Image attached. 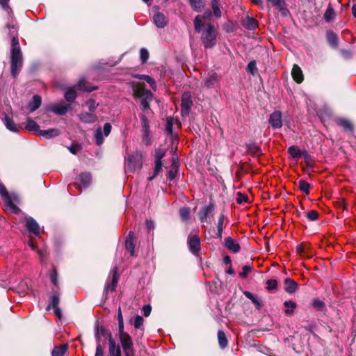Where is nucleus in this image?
Masks as SVG:
<instances>
[{
  "mask_svg": "<svg viewBox=\"0 0 356 356\" xmlns=\"http://www.w3.org/2000/svg\"><path fill=\"white\" fill-rule=\"evenodd\" d=\"M6 28L8 30V35L11 38L10 49V73L15 78L23 65V56L19 42V26L16 19H12L7 22Z\"/></svg>",
  "mask_w": 356,
  "mask_h": 356,
  "instance_id": "1",
  "label": "nucleus"
},
{
  "mask_svg": "<svg viewBox=\"0 0 356 356\" xmlns=\"http://www.w3.org/2000/svg\"><path fill=\"white\" fill-rule=\"evenodd\" d=\"M133 95L134 98L140 99V108L143 111V113L140 115L142 131H150L147 115L151 111L149 103L153 99V94L145 88L144 83H138L133 87Z\"/></svg>",
  "mask_w": 356,
  "mask_h": 356,
  "instance_id": "2",
  "label": "nucleus"
},
{
  "mask_svg": "<svg viewBox=\"0 0 356 356\" xmlns=\"http://www.w3.org/2000/svg\"><path fill=\"white\" fill-rule=\"evenodd\" d=\"M204 15H197L194 19V28L197 33H201V41L205 49L213 47L216 44L218 32L216 26L211 23L205 24Z\"/></svg>",
  "mask_w": 356,
  "mask_h": 356,
  "instance_id": "3",
  "label": "nucleus"
},
{
  "mask_svg": "<svg viewBox=\"0 0 356 356\" xmlns=\"http://www.w3.org/2000/svg\"><path fill=\"white\" fill-rule=\"evenodd\" d=\"M120 341L125 356H134V343L131 336L124 330L120 331Z\"/></svg>",
  "mask_w": 356,
  "mask_h": 356,
  "instance_id": "4",
  "label": "nucleus"
},
{
  "mask_svg": "<svg viewBox=\"0 0 356 356\" xmlns=\"http://www.w3.org/2000/svg\"><path fill=\"white\" fill-rule=\"evenodd\" d=\"M118 268L117 266L113 267L111 270L110 276L106 280L105 284L104 292L108 294L110 292L115 291L119 280V275L118 273Z\"/></svg>",
  "mask_w": 356,
  "mask_h": 356,
  "instance_id": "5",
  "label": "nucleus"
},
{
  "mask_svg": "<svg viewBox=\"0 0 356 356\" xmlns=\"http://www.w3.org/2000/svg\"><path fill=\"white\" fill-rule=\"evenodd\" d=\"M142 153L136 152L129 156L125 163L126 167L131 172L139 170L142 168Z\"/></svg>",
  "mask_w": 356,
  "mask_h": 356,
  "instance_id": "6",
  "label": "nucleus"
},
{
  "mask_svg": "<svg viewBox=\"0 0 356 356\" xmlns=\"http://www.w3.org/2000/svg\"><path fill=\"white\" fill-rule=\"evenodd\" d=\"M100 332L102 335L108 337V356H121V351L119 346H116L115 340L113 339L110 332H106L104 328H101Z\"/></svg>",
  "mask_w": 356,
  "mask_h": 356,
  "instance_id": "7",
  "label": "nucleus"
},
{
  "mask_svg": "<svg viewBox=\"0 0 356 356\" xmlns=\"http://www.w3.org/2000/svg\"><path fill=\"white\" fill-rule=\"evenodd\" d=\"M193 106L192 96L190 92H184L181 96V113L182 116L188 115Z\"/></svg>",
  "mask_w": 356,
  "mask_h": 356,
  "instance_id": "8",
  "label": "nucleus"
},
{
  "mask_svg": "<svg viewBox=\"0 0 356 356\" xmlns=\"http://www.w3.org/2000/svg\"><path fill=\"white\" fill-rule=\"evenodd\" d=\"M188 245L190 251L195 255H197L200 250V238L197 234H191L188 237Z\"/></svg>",
  "mask_w": 356,
  "mask_h": 356,
  "instance_id": "9",
  "label": "nucleus"
},
{
  "mask_svg": "<svg viewBox=\"0 0 356 356\" xmlns=\"http://www.w3.org/2000/svg\"><path fill=\"white\" fill-rule=\"evenodd\" d=\"M221 79V76L215 72H209L204 79V85L207 88H214L218 85Z\"/></svg>",
  "mask_w": 356,
  "mask_h": 356,
  "instance_id": "10",
  "label": "nucleus"
},
{
  "mask_svg": "<svg viewBox=\"0 0 356 356\" xmlns=\"http://www.w3.org/2000/svg\"><path fill=\"white\" fill-rule=\"evenodd\" d=\"M282 114L280 111H275L269 117L268 122L273 129H280L282 126Z\"/></svg>",
  "mask_w": 356,
  "mask_h": 356,
  "instance_id": "11",
  "label": "nucleus"
},
{
  "mask_svg": "<svg viewBox=\"0 0 356 356\" xmlns=\"http://www.w3.org/2000/svg\"><path fill=\"white\" fill-rule=\"evenodd\" d=\"M60 293L59 289H52L51 295L49 297V303L46 309L50 310L51 307H58L60 303Z\"/></svg>",
  "mask_w": 356,
  "mask_h": 356,
  "instance_id": "12",
  "label": "nucleus"
},
{
  "mask_svg": "<svg viewBox=\"0 0 356 356\" xmlns=\"http://www.w3.org/2000/svg\"><path fill=\"white\" fill-rule=\"evenodd\" d=\"M135 243V234L134 232L130 231L125 241V247L131 256L134 255Z\"/></svg>",
  "mask_w": 356,
  "mask_h": 356,
  "instance_id": "13",
  "label": "nucleus"
},
{
  "mask_svg": "<svg viewBox=\"0 0 356 356\" xmlns=\"http://www.w3.org/2000/svg\"><path fill=\"white\" fill-rule=\"evenodd\" d=\"M26 227L30 233L36 236L40 234V226L32 218H26Z\"/></svg>",
  "mask_w": 356,
  "mask_h": 356,
  "instance_id": "14",
  "label": "nucleus"
},
{
  "mask_svg": "<svg viewBox=\"0 0 356 356\" xmlns=\"http://www.w3.org/2000/svg\"><path fill=\"white\" fill-rule=\"evenodd\" d=\"M291 76L293 79L297 83H301L304 80V76L301 68L297 65L294 64L291 71Z\"/></svg>",
  "mask_w": 356,
  "mask_h": 356,
  "instance_id": "15",
  "label": "nucleus"
},
{
  "mask_svg": "<svg viewBox=\"0 0 356 356\" xmlns=\"http://www.w3.org/2000/svg\"><path fill=\"white\" fill-rule=\"evenodd\" d=\"M214 205L210 204L208 206L203 207L199 212V218L201 222H205L207 220L208 216L213 211Z\"/></svg>",
  "mask_w": 356,
  "mask_h": 356,
  "instance_id": "16",
  "label": "nucleus"
},
{
  "mask_svg": "<svg viewBox=\"0 0 356 356\" xmlns=\"http://www.w3.org/2000/svg\"><path fill=\"white\" fill-rule=\"evenodd\" d=\"M225 245L229 251L234 253L239 252L241 249L240 245L231 237L225 238Z\"/></svg>",
  "mask_w": 356,
  "mask_h": 356,
  "instance_id": "17",
  "label": "nucleus"
},
{
  "mask_svg": "<svg viewBox=\"0 0 356 356\" xmlns=\"http://www.w3.org/2000/svg\"><path fill=\"white\" fill-rule=\"evenodd\" d=\"M336 124L341 127L345 131L352 132L354 129L352 122L346 118H338L336 120Z\"/></svg>",
  "mask_w": 356,
  "mask_h": 356,
  "instance_id": "18",
  "label": "nucleus"
},
{
  "mask_svg": "<svg viewBox=\"0 0 356 356\" xmlns=\"http://www.w3.org/2000/svg\"><path fill=\"white\" fill-rule=\"evenodd\" d=\"M284 289L288 293H293L298 289V284L291 278L284 280Z\"/></svg>",
  "mask_w": 356,
  "mask_h": 356,
  "instance_id": "19",
  "label": "nucleus"
},
{
  "mask_svg": "<svg viewBox=\"0 0 356 356\" xmlns=\"http://www.w3.org/2000/svg\"><path fill=\"white\" fill-rule=\"evenodd\" d=\"M79 119L84 123H94L97 121V117L95 113L90 112L81 113L79 115Z\"/></svg>",
  "mask_w": 356,
  "mask_h": 356,
  "instance_id": "20",
  "label": "nucleus"
},
{
  "mask_svg": "<svg viewBox=\"0 0 356 356\" xmlns=\"http://www.w3.org/2000/svg\"><path fill=\"white\" fill-rule=\"evenodd\" d=\"M60 134V131L57 129H49L47 130H40L38 136L43 137L45 139H49Z\"/></svg>",
  "mask_w": 356,
  "mask_h": 356,
  "instance_id": "21",
  "label": "nucleus"
},
{
  "mask_svg": "<svg viewBox=\"0 0 356 356\" xmlns=\"http://www.w3.org/2000/svg\"><path fill=\"white\" fill-rule=\"evenodd\" d=\"M154 22L158 28H163L167 24V20L165 15L159 12L154 14Z\"/></svg>",
  "mask_w": 356,
  "mask_h": 356,
  "instance_id": "22",
  "label": "nucleus"
},
{
  "mask_svg": "<svg viewBox=\"0 0 356 356\" xmlns=\"http://www.w3.org/2000/svg\"><path fill=\"white\" fill-rule=\"evenodd\" d=\"M242 24L247 29L254 30L257 26V21L253 17L247 16L243 20Z\"/></svg>",
  "mask_w": 356,
  "mask_h": 356,
  "instance_id": "23",
  "label": "nucleus"
},
{
  "mask_svg": "<svg viewBox=\"0 0 356 356\" xmlns=\"http://www.w3.org/2000/svg\"><path fill=\"white\" fill-rule=\"evenodd\" d=\"M41 97L38 95H34L32 100L29 103L28 107L31 112L37 110L41 105Z\"/></svg>",
  "mask_w": 356,
  "mask_h": 356,
  "instance_id": "24",
  "label": "nucleus"
},
{
  "mask_svg": "<svg viewBox=\"0 0 356 356\" xmlns=\"http://www.w3.org/2000/svg\"><path fill=\"white\" fill-rule=\"evenodd\" d=\"M188 2L191 8L196 12L202 11L205 6L204 0H188Z\"/></svg>",
  "mask_w": 356,
  "mask_h": 356,
  "instance_id": "25",
  "label": "nucleus"
},
{
  "mask_svg": "<svg viewBox=\"0 0 356 356\" xmlns=\"http://www.w3.org/2000/svg\"><path fill=\"white\" fill-rule=\"evenodd\" d=\"M25 129L30 131H34L37 135L40 131V126L34 120L28 118Z\"/></svg>",
  "mask_w": 356,
  "mask_h": 356,
  "instance_id": "26",
  "label": "nucleus"
},
{
  "mask_svg": "<svg viewBox=\"0 0 356 356\" xmlns=\"http://www.w3.org/2000/svg\"><path fill=\"white\" fill-rule=\"evenodd\" d=\"M68 349L67 344H62L55 346L51 352L52 356H63Z\"/></svg>",
  "mask_w": 356,
  "mask_h": 356,
  "instance_id": "27",
  "label": "nucleus"
},
{
  "mask_svg": "<svg viewBox=\"0 0 356 356\" xmlns=\"http://www.w3.org/2000/svg\"><path fill=\"white\" fill-rule=\"evenodd\" d=\"M336 14L332 4L330 3L324 13V19L325 22H330L335 18Z\"/></svg>",
  "mask_w": 356,
  "mask_h": 356,
  "instance_id": "28",
  "label": "nucleus"
},
{
  "mask_svg": "<svg viewBox=\"0 0 356 356\" xmlns=\"http://www.w3.org/2000/svg\"><path fill=\"white\" fill-rule=\"evenodd\" d=\"M327 40L329 44L333 47L337 48L339 44V40L337 35L332 31H329L327 33Z\"/></svg>",
  "mask_w": 356,
  "mask_h": 356,
  "instance_id": "29",
  "label": "nucleus"
},
{
  "mask_svg": "<svg viewBox=\"0 0 356 356\" xmlns=\"http://www.w3.org/2000/svg\"><path fill=\"white\" fill-rule=\"evenodd\" d=\"M79 180L83 187H87L91 182V175L88 172H82L79 176Z\"/></svg>",
  "mask_w": 356,
  "mask_h": 356,
  "instance_id": "30",
  "label": "nucleus"
},
{
  "mask_svg": "<svg viewBox=\"0 0 356 356\" xmlns=\"http://www.w3.org/2000/svg\"><path fill=\"white\" fill-rule=\"evenodd\" d=\"M243 294L247 298L250 299L254 303L257 309H261L262 304L254 294L249 291H245Z\"/></svg>",
  "mask_w": 356,
  "mask_h": 356,
  "instance_id": "31",
  "label": "nucleus"
},
{
  "mask_svg": "<svg viewBox=\"0 0 356 356\" xmlns=\"http://www.w3.org/2000/svg\"><path fill=\"white\" fill-rule=\"evenodd\" d=\"M69 107L70 106L68 105L57 104L51 107V111L56 114L63 115H65V113L69 109Z\"/></svg>",
  "mask_w": 356,
  "mask_h": 356,
  "instance_id": "32",
  "label": "nucleus"
},
{
  "mask_svg": "<svg viewBox=\"0 0 356 356\" xmlns=\"http://www.w3.org/2000/svg\"><path fill=\"white\" fill-rule=\"evenodd\" d=\"M211 8L213 10V14L217 18H219L222 15V13L220 8V1L219 0H211Z\"/></svg>",
  "mask_w": 356,
  "mask_h": 356,
  "instance_id": "33",
  "label": "nucleus"
},
{
  "mask_svg": "<svg viewBox=\"0 0 356 356\" xmlns=\"http://www.w3.org/2000/svg\"><path fill=\"white\" fill-rule=\"evenodd\" d=\"M284 305L286 307L284 312L286 315H292L294 313L293 309L297 307V304L292 300L285 301Z\"/></svg>",
  "mask_w": 356,
  "mask_h": 356,
  "instance_id": "34",
  "label": "nucleus"
},
{
  "mask_svg": "<svg viewBox=\"0 0 356 356\" xmlns=\"http://www.w3.org/2000/svg\"><path fill=\"white\" fill-rule=\"evenodd\" d=\"M218 340L219 346L221 348H225L227 347L228 341L225 334L222 330H219L218 332Z\"/></svg>",
  "mask_w": 356,
  "mask_h": 356,
  "instance_id": "35",
  "label": "nucleus"
},
{
  "mask_svg": "<svg viewBox=\"0 0 356 356\" xmlns=\"http://www.w3.org/2000/svg\"><path fill=\"white\" fill-rule=\"evenodd\" d=\"M76 88L78 90H85L87 92H92L93 90H95L97 89V87H87L86 86V81L85 79H81L79 83L76 85Z\"/></svg>",
  "mask_w": 356,
  "mask_h": 356,
  "instance_id": "36",
  "label": "nucleus"
},
{
  "mask_svg": "<svg viewBox=\"0 0 356 356\" xmlns=\"http://www.w3.org/2000/svg\"><path fill=\"white\" fill-rule=\"evenodd\" d=\"M4 124L9 130L14 132L18 131L17 125L15 124L13 120L7 115L5 117Z\"/></svg>",
  "mask_w": 356,
  "mask_h": 356,
  "instance_id": "37",
  "label": "nucleus"
},
{
  "mask_svg": "<svg viewBox=\"0 0 356 356\" xmlns=\"http://www.w3.org/2000/svg\"><path fill=\"white\" fill-rule=\"evenodd\" d=\"M95 140L97 145L100 146L104 143L103 133L101 127H98L95 133Z\"/></svg>",
  "mask_w": 356,
  "mask_h": 356,
  "instance_id": "38",
  "label": "nucleus"
},
{
  "mask_svg": "<svg viewBox=\"0 0 356 356\" xmlns=\"http://www.w3.org/2000/svg\"><path fill=\"white\" fill-rule=\"evenodd\" d=\"M298 187H299V189L302 192L305 193V194L308 195L309 193V190H310L311 186L309 183H307L305 180L300 179L298 181Z\"/></svg>",
  "mask_w": 356,
  "mask_h": 356,
  "instance_id": "39",
  "label": "nucleus"
},
{
  "mask_svg": "<svg viewBox=\"0 0 356 356\" xmlns=\"http://www.w3.org/2000/svg\"><path fill=\"white\" fill-rule=\"evenodd\" d=\"M4 200L7 208H8L13 213H17L19 212V209L14 204L10 197Z\"/></svg>",
  "mask_w": 356,
  "mask_h": 356,
  "instance_id": "40",
  "label": "nucleus"
},
{
  "mask_svg": "<svg viewBox=\"0 0 356 356\" xmlns=\"http://www.w3.org/2000/svg\"><path fill=\"white\" fill-rule=\"evenodd\" d=\"M225 217L224 214H220L219 219H218V225H217V227H218L217 236L219 238H222V230H223V223L225 221Z\"/></svg>",
  "mask_w": 356,
  "mask_h": 356,
  "instance_id": "41",
  "label": "nucleus"
},
{
  "mask_svg": "<svg viewBox=\"0 0 356 356\" xmlns=\"http://www.w3.org/2000/svg\"><path fill=\"white\" fill-rule=\"evenodd\" d=\"M312 305L317 311H323L325 308V305L323 301L315 298L312 300Z\"/></svg>",
  "mask_w": 356,
  "mask_h": 356,
  "instance_id": "42",
  "label": "nucleus"
},
{
  "mask_svg": "<svg viewBox=\"0 0 356 356\" xmlns=\"http://www.w3.org/2000/svg\"><path fill=\"white\" fill-rule=\"evenodd\" d=\"M288 152L293 159H298L302 156V152L300 149L295 146L289 147L288 149Z\"/></svg>",
  "mask_w": 356,
  "mask_h": 356,
  "instance_id": "43",
  "label": "nucleus"
},
{
  "mask_svg": "<svg viewBox=\"0 0 356 356\" xmlns=\"http://www.w3.org/2000/svg\"><path fill=\"white\" fill-rule=\"evenodd\" d=\"M248 152L251 154H256L261 150L260 147L254 143L246 145Z\"/></svg>",
  "mask_w": 356,
  "mask_h": 356,
  "instance_id": "44",
  "label": "nucleus"
},
{
  "mask_svg": "<svg viewBox=\"0 0 356 356\" xmlns=\"http://www.w3.org/2000/svg\"><path fill=\"white\" fill-rule=\"evenodd\" d=\"M49 277L51 283L55 287L54 289H59L58 286V273L55 268L51 270Z\"/></svg>",
  "mask_w": 356,
  "mask_h": 356,
  "instance_id": "45",
  "label": "nucleus"
},
{
  "mask_svg": "<svg viewBox=\"0 0 356 356\" xmlns=\"http://www.w3.org/2000/svg\"><path fill=\"white\" fill-rule=\"evenodd\" d=\"M162 169V162L161 161H155V167L154 170V174L152 177H149L148 179L152 181L154 179L157 175L161 171Z\"/></svg>",
  "mask_w": 356,
  "mask_h": 356,
  "instance_id": "46",
  "label": "nucleus"
},
{
  "mask_svg": "<svg viewBox=\"0 0 356 356\" xmlns=\"http://www.w3.org/2000/svg\"><path fill=\"white\" fill-rule=\"evenodd\" d=\"M76 97V91L74 89L68 90L65 94V98L67 102H72Z\"/></svg>",
  "mask_w": 356,
  "mask_h": 356,
  "instance_id": "47",
  "label": "nucleus"
},
{
  "mask_svg": "<svg viewBox=\"0 0 356 356\" xmlns=\"http://www.w3.org/2000/svg\"><path fill=\"white\" fill-rule=\"evenodd\" d=\"M191 209L188 207H182L179 209V215L183 220H186L190 218Z\"/></svg>",
  "mask_w": 356,
  "mask_h": 356,
  "instance_id": "48",
  "label": "nucleus"
},
{
  "mask_svg": "<svg viewBox=\"0 0 356 356\" xmlns=\"http://www.w3.org/2000/svg\"><path fill=\"white\" fill-rule=\"evenodd\" d=\"M8 1L9 0H0V4L1 5L2 8L4 9V10H6L9 14H10V19H9L8 22H10V20L12 19H15L14 17H13V11L11 10V8L9 7L8 6Z\"/></svg>",
  "mask_w": 356,
  "mask_h": 356,
  "instance_id": "49",
  "label": "nucleus"
},
{
  "mask_svg": "<svg viewBox=\"0 0 356 356\" xmlns=\"http://www.w3.org/2000/svg\"><path fill=\"white\" fill-rule=\"evenodd\" d=\"M86 104L88 106V109L90 113H94L95 111L96 110L97 107L99 106V104L95 102L93 99H88Z\"/></svg>",
  "mask_w": 356,
  "mask_h": 356,
  "instance_id": "50",
  "label": "nucleus"
},
{
  "mask_svg": "<svg viewBox=\"0 0 356 356\" xmlns=\"http://www.w3.org/2000/svg\"><path fill=\"white\" fill-rule=\"evenodd\" d=\"M236 202L238 204L247 203L248 202V197L246 195L238 192L236 194Z\"/></svg>",
  "mask_w": 356,
  "mask_h": 356,
  "instance_id": "51",
  "label": "nucleus"
},
{
  "mask_svg": "<svg viewBox=\"0 0 356 356\" xmlns=\"http://www.w3.org/2000/svg\"><path fill=\"white\" fill-rule=\"evenodd\" d=\"M252 271V267L248 265L243 266L242 271L239 273V275L243 278H246L248 274Z\"/></svg>",
  "mask_w": 356,
  "mask_h": 356,
  "instance_id": "52",
  "label": "nucleus"
},
{
  "mask_svg": "<svg viewBox=\"0 0 356 356\" xmlns=\"http://www.w3.org/2000/svg\"><path fill=\"white\" fill-rule=\"evenodd\" d=\"M266 284V289L268 291L275 290L277 288V282L275 280H268Z\"/></svg>",
  "mask_w": 356,
  "mask_h": 356,
  "instance_id": "53",
  "label": "nucleus"
},
{
  "mask_svg": "<svg viewBox=\"0 0 356 356\" xmlns=\"http://www.w3.org/2000/svg\"><path fill=\"white\" fill-rule=\"evenodd\" d=\"M140 56L142 63H146L149 58L148 51L145 48H142L140 51Z\"/></svg>",
  "mask_w": 356,
  "mask_h": 356,
  "instance_id": "54",
  "label": "nucleus"
},
{
  "mask_svg": "<svg viewBox=\"0 0 356 356\" xmlns=\"http://www.w3.org/2000/svg\"><path fill=\"white\" fill-rule=\"evenodd\" d=\"M257 71L256 61L252 60L250 61L247 67V72L254 75L255 72Z\"/></svg>",
  "mask_w": 356,
  "mask_h": 356,
  "instance_id": "55",
  "label": "nucleus"
},
{
  "mask_svg": "<svg viewBox=\"0 0 356 356\" xmlns=\"http://www.w3.org/2000/svg\"><path fill=\"white\" fill-rule=\"evenodd\" d=\"M150 131H143V143L145 145H149L151 144V139H150Z\"/></svg>",
  "mask_w": 356,
  "mask_h": 356,
  "instance_id": "56",
  "label": "nucleus"
},
{
  "mask_svg": "<svg viewBox=\"0 0 356 356\" xmlns=\"http://www.w3.org/2000/svg\"><path fill=\"white\" fill-rule=\"evenodd\" d=\"M118 321L119 331L123 330V329H124L123 318H122V314L120 307L118 308Z\"/></svg>",
  "mask_w": 356,
  "mask_h": 356,
  "instance_id": "57",
  "label": "nucleus"
},
{
  "mask_svg": "<svg viewBox=\"0 0 356 356\" xmlns=\"http://www.w3.org/2000/svg\"><path fill=\"white\" fill-rule=\"evenodd\" d=\"M318 216H319V214H318V211H316L315 210H311L307 213V218L309 220L314 221L318 218Z\"/></svg>",
  "mask_w": 356,
  "mask_h": 356,
  "instance_id": "58",
  "label": "nucleus"
},
{
  "mask_svg": "<svg viewBox=\"0 0 356 356\" xmlns=\"http://www.w3.org/2000/svg\"><path fill=\"white\" fill-rule=\"evenodd\" d=\"M143 79H144L145 81H146L149 84V86H151V88L154 90H156V83L155 81L152 78H151L149 76H144Z\"/></svg>",
  "mask_w": 356,
  "mask_h": 356,
  "instance_id": "59",
  "label": "nucleus"
},
{
  "mask_svg": "<svg viewBox=\"0 0 356 356\" xmlns=\"http://www.w3.org/2000/svg\"><path fill=\"white\" fill-rule=\"evenodd\" d=\"M165 152L162 149H157L155 152V161H161Z\"/></svg>",
  "mask_w": 356,
  "mask_h": 356,
  "instance_id": "60",
  "label": "nucleus"
},
{
  "mask_svg": "<svg viewBox=\"0 0 356 356\" xmlns=\"http://www.w3.org/2000/svg\"><path fill=\"white\" fill-rule=\"evenodd\" d=\"M143 323V317L140 316H137L135 318V319H134V327L136 329H138V328H140L141 327Z\"/></svg>",
  "mask_w": 356,
  "mask_h": 356,
  "instance_id": "61",
  "label": "nucleus"
},
{
  "mask_svg": "<svg viewBox=\"0 0 356 356\" xmlns=\"http://www.w3.org/2000/svg\"><path fill=\"white\" fill-rule=\"evenodd\" d=\"M335 207L338 209L344 210L346 209V204L343 199L339 200L334 202Z\"/></svg>",
  "mask_w": 356,
  "mask_h": 356,
  "instance_id": "62",
  "label": "nucleus"
},
{
  "mask_svg": "<svg viewBox=\"0 0 356 356\" xmlns=\"http://www.w3.org/2000/svg\"><path fill=\"white\" fill-rule=\"evenodd\" d=\"M0 194L4 199L10 197L6 186L1 183H0Z\"/></svg>",
  "mask_w": 356,
  "mask_h": 356,
  "instance_id": "63",
  "label": "nucleus"
},
{
  "mask_svg": "<svg viewBox=\"0 0 356 356\" xmlns=\"http://www.w3.org/2000/svg\"><path fill=\"white\" fill-rule=\"evenodd\" d=\"M111 129H112L111 124L108 122L105 123L104 124V129H103L104 136H108L111 134Z\"/></svg>",
  "mask_w": 356,
  "mask_h": 356,
  "instance_id": "64",
  "label": "nucleus"
}]
</instances>
